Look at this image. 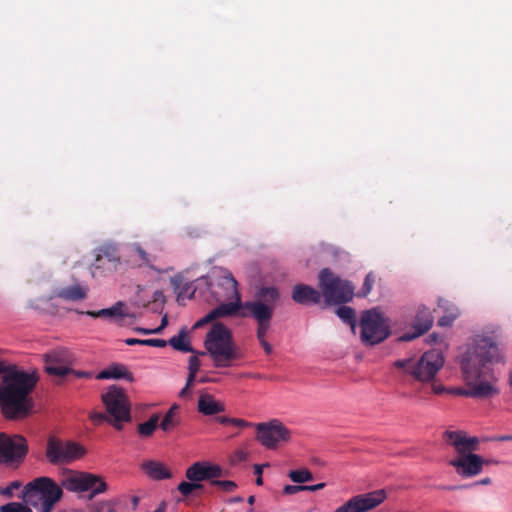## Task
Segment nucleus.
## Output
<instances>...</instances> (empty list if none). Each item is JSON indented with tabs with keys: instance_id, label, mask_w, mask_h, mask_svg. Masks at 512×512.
<instances>
[{
	"instance_id": "nucleus-29",
	"label": "nucleus",
	"mask_w": 512,
	"mask_h": 512,
	"mask_svg": "<svg viewBox=\"0 0 512 512\" xmlns=\"http://www.w3.org/2000/svg\"><path fill=\"white\" fill-rule=\"evenodd\" d=\"M159 415L153 414L148 421L138 425V433L142 437H150L159 426Z\"/></svg>"
},
{
	"instance_id": "nucleus-46",
	"label": "nucleus",
	"mask_w": 512,
	"mask_h": 512,
	"mask_svg": "<svg viewBox=\"0 0 512 512\" xmlns=\"http://www.w3.org/2000/svg\"><path fill=\"white\" fill-rule=\"evenodd\" d=\"M200 368V361L197 356H191L189 358L188 370L189 372L197 374Z\"/></svg>"
},
{
	"instance_id": "nucleus-17",
	"label": "nucleus",
	"mask_w": 512,
	"mask_h": 512,
	"mask_svg": "<svg viewBox=\"0 0 512 512\" xmlns=\"http://www.w3.org/2000/svg\"><path fill=\"white\" fill-rule=\"evenodd\" d=\"M120 263V255L116 247L112 245L102 246L97 250L94 262L90 266L93 277L103 276L117 269Z\"/></svg>"
},
{
	"instance_id": "nucleus-51",
	"label": "nucleus",
	"mask_w": 512,
	"mask_h": 512,
	"mask_svg": "<svg viewBox=\"0 0 512 512\" xmlns=\"http://www.w3.org/2000/svg\"><path fill=\"white\" fill-rule=\"evenodd\" d=\"M136 252L146 264L150 263L149 255L140 246L136 247Z\"/></svg>"
},
{
	"instance_id": "nucleus-15",
	"label": "nucleus",
	"mask_w": 512,
	"mask_h": 512,
	"mask_svg": "<svg viewBox=\"0 0 512 512\" xmlns=\"http://www.w3.org/2000/svg\"><path fill=\"white\" fill-rule=\"evenodd\" d=\"M256 429L257 440L268 449L275 448L279 442L287 441L290 437L289 430L278 420L259 423Z\"/></svg>"
},
{
	"instance_id": "nucleus-10",
	"label": "nucleus",
	"mask_w": 512,
	"mask_h": 512,
	"mask_svg": "<svg viewBox=\"0 0 512 512\" xmlns=\"http://www.w3.org/2000/svg\"><path fill=\"white\" fill-rule=\"evenodd\" d=\"M361 340L366 345H376L390 335V326L376 309L365 311L360 321Z\"/></svg>"
},
{
	"instance_id": "nucleus-11",
	"label": "nucleus",
	"mask_w": 512,
	"mask_h": 512,
	"mask_svg": "<svg viewBox=\"0 0 512 512\" xmlns=\"http://www.w3.org/2000/svg\"><path fill=\"white\" fill-rule=\"evenodd\" d=\"M220 285L225 288V296L231 301L228 303H222L213 309L217 319L233 316L240 309H244V303L241 302V294L238 291V282L231 273L225 272L222 275Z\"/></svg>"
},
{
	"instance_id": "nucleus-45",
	"label": "nucleus",
	"mask_w": 512,
	"mask_h": 512,
	"mask_svg": "<svg viewBox=\"0 0 512 512\" xmlns=\"http://www.w3.org/2000/svg\"><path fill=\"white\" fill-rule=\"evenodd\" d=\"M300 491H304V485H285L283 488L285 495H294Z\"/></svg>"
},
{
	"instance_id": "nucleus-33",
	"label": "nucleus",
	"mask_w": 512,
	"mask_h": 512,
	"mask_svg": "<svg viewBox=\"0 0 512 512\" xmlns=\"http://www.w3.org/2000/svg\"><path fill=\"white\" fill-rule=\"evenodd\" d=\"M215 421L222 425H233V426L239 427V428H246V427H250L252 425V423H250L244 419L230 418L227 416H216Z\"/></svg>"
},
{
	"instance_id": "nucleus-43",
	"label": "nucleus",
	"mask_w": 512,
	"mask_h": 512,
	"mask_svg": "<svg viewBox=\"0 0 512 512\" xmlns=\"http://www.w3.org/2000/svg\"><path fill=\"white\" fill-rule=\"evenodd\" d=\"M217 318H216V315L214 313L213 310H211L207 315H205L204 317H202L201 319H199L194 325H193V329H199V328H202L204 327L205 325L215 321Z\"/></svg>"
},
{
	"instance_id": "nucleus-44",
	"label": "nucleus",
	"mask_w": 512,
	"mask_h": 512,
	"mask_svg": "<svg viewBox=\"0 0 512 512\" xmlns=\"http://www.w3.org/2000/svg\"><path fill=\"white\" fill-rule=\"evenodd\" d=\"M491 483H492V479H491L490 477H485V478H483V479H481V480H478V481H475V482H473V483H471V484H469V485H465V486H454V487H452L451 489L456 490V489H460V488H462V487H464V488H472V487H476V486H478V485H490Z\"/></svg>"
},
{
	"instance_id": "nucleus-3",
	"label": "nucleus",
	"mask_w": 512,
	"mask_h": 512,
	"mask_svg": "<svg viewBox=\"0 0 512 512\" xmlns=\"http://www.w3.org/2000/svg\"><path fill=\"white\" fill-rule=\"evenodd\" d=\"M204 347L217 368L230 367L240 357L231 330L221 322L212 325L206 334Z\"/></svg>"
},
{
	"instance_id": "nucleus-7",
	"label": "nucleus",
	"mask_w": 512,
	"mask_h": 512,
	"mask_svg": "<svg viewBox=\"0 0 512 512\" xmlns=\"http://www.w3.org/2000/svg\"><path fill=\"white\" fill-rule=\"evenodd\" d=\"M319 287L328 303H346L354 296V286L349 281L342 280L328 268L320 272Z\"/></svg>"
},
{
	"instance_id": "nucleus-13",
	"label": "nucleus",
	"mask_w": 512,
	"mask_h": 512,
	"mask_svg": "<svg viewBox=\"0 0 512 512\" xmlns=\"http://www.w3.org/2000/svg\"><path fill=\"white\" fill-rule=\"evenodd\" d=\"M28 452L26 440L21 435L8 436L0 433V463H20Z\"/></svg>"
},
{
	"instance_id": "nucleus-57",
	"label": "nucleus",
	"mask_w": 512,
	"mask_h": 512,
	"mask_svg": "<svg viewBox=\"0 0 512 512\" xmlns=\"http://www.w3.org/2000/svg\"><path fill=\"white\" fill-rule=\"evenodd\" d=\"M190 386L185 385L184 388L179 392V397L186 398L190 395Z\"/></svg>"
},
{
	"instance_id": "nucleus-59",
	"label": "nucleus",
	"mask_w": 512,
	"mask_h": 512,
	"mask_svg": "<svg viewBox=\"0 0 512 512\" xmlns=\"http://www.w3.org/2000/svg\"><path fill=\"white\" fill-rule=\"evenodd\" d=\"M153 512H166L165 502H161L160 505L157 507V509L154 510Z\"/></svg>"
},
{
	"instance_id": "nucleus-47",
	"label": "nucleus",
	"mask_w": 512,
	"mask_h": 512,
	"mask_svg": "<svg viewBox=\"0 0 512 512\" xmlns=\"http://www.w3.org/2000/svg\"><path fill=\"white\" fill-rule=\"evenodd\" d=\"M144 345L163 348L167 345V341L163 339H145Z\"/></svg>"
},
{
	"instance_id": "nucleus-1",
	"label": "nucleus",
	"mask_w": 512,
	"mask_h": 512,
	"mask_svg": "<svg viewBox=\"0 0 512 512\" xmlns=\"http://www.w3.org/2000/svg\"><path fill=\"white\" fill-rule=\"evenodd\" d=\"M505 363V347L496 332L475 335L460 357L464 386L450 388V395L480 400L498 396L499 377L493 366Z\"/></svg>"
},
{
	"instance_id": "nucleus-30",
	"label": "nucleus",
	"mask_w": 512,
	"mask_h": 512,
	"mask_svg": "<svg viewBox=\"0 0 512 512\" xmlns=\"http://www.w3.org/2000/svg\"><path fill=\"white\" fill-rule=\"evenodd\" d=\"M337 316L354 330L356 326V315L354 309L348 306H340L336 310Z\"/></svg>"
},
{
	"instance_id": "nucleus-28",
	"label": "nucleus",
	"mask_w": 512,
	"mask_h": 512,
	"mask_svg": "<svg viewBox=\"0 0 512 512\" xmlns=\"http://www.w3.org/2000/svg\"><path fill=\"white\" fill-rule=\"evenodd\" d=\"M178 410L179 406L177 404H173L165 413L161 423L159 424V427L163 431L168 432L179 425L180 420L178 417Z\"/></svg>"
},
{
	"instance_id": "nucleus-21",
	"label": "nucleus",
	"mask_w": 512,
	"mask_h": 512,
	"mask_svg": "<svg viewBox=\"0 0 512 512\" xmlns=\"http://www.w3.org/2000/svg\"><path fill=\"white\" fill-rule=\"evenodd\" d=\"M292 299L302 305L317 304L321 300V292L306 284H297L292 291Z\"/></svg>"
},
{
	"instance_id": "nucleus-48",
	"label": "nucleus",
	"mask_w": 512,
	"mask_h": 512,
	"mask_svg": "<svg viewBox=\"0 0 512 512\" xmlns=\"http://www.w3.org/2000/svg\"><path fill=\"white\" fill-rule=\"evenodd\" d=\"M70 374L75 375L77 378H92V372L88 371H76L71 369Z\"/></svg>"
},
{
	"instance_id": "nucleus-42",
	"label": "nucleus",
	"mask_w": 512,
	"mask_h": 512,
	"mask_svg": "<svg viewBox=\"0 0 512 512\" xmlns=\"http://www.w3.org/2000/svg\"><path fill=\"white\" fill-rule=\"evenodd\" d=\"M217 318H216V315L214 313L213 310H211L207 315H205L204 317H202L201 319H199L194 325H193V329H199V328H202L204 327L205 325L215 321Z\"/></svg>"
},
{
	"instance_id": "nucleus-55",
	"label": "nucleus",
	"mask_w": 512,
	"mask_h": 512,
	"mask_svg": "<svg viewBox=\"0 0 512 512\" xmlns=\"http://www.w3.org/2000/svg\"><path fill=\"white\" fill-rule=\"evenodd\" d=\"M261 346L263 347L266 354L272 353V346L270 343L266 341V339L259 340Z\"/></svg>"
},
{
	"instance_id": "nucleus-31",
	"label": "nucleus",
	"mask_w": 512,
	"mask_h": 512,
	"mask_svg": "<svg viewBox=\"0 0 512 512\" xmlns=\"http://www.w3.org/2000/svg\"><path fill=\"white\" fill-rule=\"evenodd\" d=\"M288 476L295 483H305L313 480V474L307 468L291 470Z\"/></svg>"
},
{
	"instance_id": "nucleus-60",
	"label": "nucleus",
	"mask_w": 512,
	"mask_h": 512,
	"mask_svg": "<svg viewBox=\"0 0 512 512\" xmlns=\"http://www.w3.org/2000/svg\"><path fill=\"white\" fill-rule=\"evenodd\" d=\"M438 324L441 326L448 324V318L446 316H443L441 319H439Z\"/></svg>"
},
{
	"instance_id": "nucleus-36",
	"label": "nucleus",
	"mask_w": 512,
	"mask_h": 512,
	"mask_svg": "<svg viewBox=\"0 0 512 512\" xmlns=\"http://www.w3.org/2000/svg\"><path fill=\"white\" fill-rule=\"evenodd\" d=\"M374 282H375V276L373 275L372 272L368 273L364 279V283L358 293V296H361V297L367 296L371 292Z\"/></svg>"
},
{
	"instance_id": "nucleus-24",
	"label": "nucleus",
	"mask_w": 512,
	"mask_h": 512,
	"mask_svg": "<svg viewBox=\"0 0 512 512\" xmlns=\"http://www.w3.org/2000/svg\"><path fill=\"white\" fill-rule=\"evenodd\" d=\"M142 469L152 479L162 480L171 478V472L161 462L158 461H145L142 463Z\"/></svg>"
},
{
	"instance_id": "nucleus-40",
	"label": "nucleus",
	"mask_w": 512,
	"mask_h": 512,
	"mask_svg": "<svg viewBox=\"0 0 512 512\" xmlns=\"http://www.w3.org/2000/svg\"><path fill=\"white\" fill-rule=\"evenodd\" d=\"M22 486L20 481H13L7 487L0 489V494L7 498L13 497V493L15 490H18Z\"/></svg>"
},
{
	"instance_id": "nucleus-58",
	"label": "nucleus",
	"mask_w": 512,
	"mask_h": 512,
	"mask_svg": "<svg viewBox=\"0 0 512 512\" xmlns=\"http://www.w3.org/2000/svg\"><path fill=\"white\" fill-rule=\"evenodd\" d=\"M196 375L195 373H192V372H189L188 373V377H187V381H186V385L187 386H190L192 387L194 381H195V378H196Z\"/></svg>"
},
{
	"instance_id": "nucleus-61",
	"label": "nucleus",
	"mask_w": 512,
	"mask_h": 512,
	"mask_svg": "<svg viewBox=\"0 0 512 512\" xmlns=\"http://www.w3.org/2000/svg\"><path fill=\"white\" fill-rule=\"evenodd\" d=\"M254 469H255V474L257 476H262V467L260 465H255Z\"/></svg>"
},
{
	"instance_id": "nucleus-12",
	"label": "nucleus",
	"mask_w": 512,
	"mask_h": 512,
	"mask_svg": "<svg viewBox=\"0 0 512 512\" xmlns=\"http://www.w3.org/2000/svg\"><path fill=\"white\" fill-rule=\"evenodd\" d=\"M62 487L71 492L91 491L89 499L107 490L106 482L100 476L91 473L68 477L62 482Z\"/></svg>"
},
{
	"instance_id": "nucleus-34",
	"label": "nucleus",
	"mask_w": 512,
	"mask_h": 512,
	"mask_svg": "<svg viewBox=\"0 0 512 512\" xmlns=\"http://www.w3.org/2000/svg\"><path fill=\"white\" fill-rule=\"evenodd\" d=\"M0 512H32L28 505L19 502H10L0 507Z\"/></svg>"
},
{
	"instance_id": "nucleus-19",
	"label": "nucleus",
	"mask_w": 512,
	"mask_h": 512,
	"mask_svg": "<svg viewBox=\"0 0 512 512\" xmlns=\"http://www.w3.org/2000/svg\"><path fill=\"white\" fill-rule=\"evenodd\" d=\"M450 445L455 448L457 456L466 455L478 449L479 439L468 436L464 431H450Z\"/></svg>"
},
{
	"instance_id": "nucleus-27",
	"label": "nucleus",
	"mask_w": 512,
	"mask_h": 512,
	"mask_svg": "<svg viewBox=\"0 0 512 512\" xmlns=\"http://www.w3.org/2000/svg\"><path fill=\"white\" fill-rule=\"evenodd\" d=\"M188 338V331L186 327H183L178 335L173 336L169 339L167 344H169L173 349L181 352H194L193 348L191 347Z\"/></svg>"
},
{
	"instance_id": "nucleus-32",
	"label": "nucleus",
	"mask_w": 512,
	"mask_h": 512,
	"mask_svg": "<svg viewBox=\"0 0 512 512\" xmlns=\"http://www.w3.org/2000/svg\"><path fill=\"white\" fill-rule=\"evenodd\" d=\"M121 306H122V304L118 303V304L112 306L111 308L101 309V310H99L97 312L87 311L86 314L89 315V316L95 317V318H98V317H116V316L122 315V313H121Z\"/></svg>"
},
{
	"instance_id": "nucleus-39",
	"label": "nucleus",
	"mask_w": 512,
	"mask_h": 512,
	"mask_svg": "<svg viewBox=\"0 0 512 512\" xmlns=\"http://www.w3.org/2000/svg\"><path fill=\"white\" fill-rule=\"evenodd\" d=\"M90 420L95 424V425H100L102 424L103 422H108V423H111L113 422V420L110 418V416L105 413H101V412H93V413H90Z\"/></svg>"
},
{
	"instance_id": "nucleus-2",
	"label": "nucleus",
	"mask_w": 512,
	"mask_h": 512,
	"mask_svg": "<svg viewBox=\"0 0 512 512\" xmlns=\"http://www.w3.org/2000/svg\"><path fill=\"white\" fill-rule=\"evenodd\" d=\"M5 373L0 386V406L3 416L8 420H20L28 417L33 410L31 392L38 377L16 369L9 370L0 361V374Z\"/></svg>"
},
{
	"instance_id": "nucleus-37",
	"label": "nucleus",
	"mask_w": 512,
	"mask_h": 512,
	"mask_svg": "<svg viewBox=\"0 0 512 512\" xmlns=\"http://www.w3.org/2000/svg\"><path fill=\"white\" fill-rule=\"evenodd\" d=\"M210 483L225 492H233L237 488V484L231 480H213Z\"/></svg>"
},
{
	"instance_id": "nucleus-54",
	"label": "nucleus",
	"mask_w": 512,
	"mask_h": 512,
	"mask_svg": "<svg viewBox=\"0 0 512 512\" xmlns=\"http://www.w3.org/2000/svg\"><path fill=\"white\" fill-rule=\"evenodd\" d=\"M432 391H433V393L438 395V394H441V393L445 392L446 388L443 385H441V384L433 383L432 384Z\"/></svg>"
},
{
	"instance_id": "nucleus-25",
	"label": "nucleus",
	"mask_w": 512,
	"mask_h": 512,
	"mask_svg": "<svg viewBox=\"0 0 512 512\" xmlns=\"http://www.w3.org/2000/svg\"><path fill=\"white\" fill-rule=\"evenodd\" d=\"M54 297L73 302L80 301L87 297V288L80 285L60 288L55 291Z\"/></svg>"
},
{
	"instance_id": "nucleus-63",
	"label": "nucleus",
	"mask_w": 512,
	"mask_h": 512,
	"mask_svg": "<svg viewBox=\"0 0 512 512\" xmlns=\"http://www.w3.org/2000/svg\"><path fill=\"white\" fill-rule=\"evenodd\" d=\"M499 441H511L512 440V435H505V436H500L498 438Z\"/></svg>"
},
{
	"instance_id": "nucleus-64",
	"label": "nucleus",
	"mask_w": 512,
	"mask_h": 512,
	"mask_svg": "<svg viewBox=\"0 0 512 512\" xmlns=\"http://www.w3.org/2000/svg\"><path fill=\"white\" fill-rule=\"evenodd\" d=\"M237 456H238L239 460H244L246 457V455L243 451L237 452Z\"/></svg>"
},
{
	"instance_id": "nucleus-6",
	"label": "nucleus",
	"mask_w": 512,
	"mask_h": 512,
	"mask_svg": "<svg viewBox=\"0 0 512 512\" xmlns=\"http://www.w3.org/2000/svg\"><path fill=\"white\" fill-rule=\"evenodd\" d=\"M443 364L444 359L436 350L425 352L418 360L408 358L394 362L396 368L403 369L421 382L432 380Z\"/></svg>"
},
{
	"instance_id": "nucleus-14",
	"label": "nucleus",
	"mask_w": 512,
	"mask_h": 512,
	"mask_svg": "<svg viewBox=\"0 0 512 512\" xmlns=\"http://www.w3.org/2000/svg\"><path fill=\"white\" fill-rule=\"evenodd\" d=\"M492 463L496 462L475 453H467L466 455L456 456L450 461V466H453L462 478H472L481 474L484 466Z\"/></svg>"
},
{
	"instance_id": "nucleus-20",
	"label": "nucleus",
	"mask_w": 512,
	"mask_h": 512,
	"mask_svg": "<svg viewBox=\"0 0 512 512\" xmlns=\"http://www.w3.org/2000/svg\"><path fill=\"white\" fill-rule=\"evenodd\" d=\"M433 324V318L431 316V313L428 309L424 308L418 311L415 322H414V328L416 332L414 333H405L403 334L399 340L401 341H411L422 334L426 333Z\"/></svg>"
},
{
	"instance_id": "nucleus-62",
	"label": "nucleus",
	"mask_w": 512,
	"mask_h": 512,
	"mask_svg": "<svg viewBox=\"0 0 512 512\" xmlns=\"http://www.w3.org/2000/svg\"><path fill=\"white\" fill-rule=\"evenodd\" d=\"M132 504H133V508L136 509L138 504H139V497L133 496L132 497Z\"/></svg>"
},
{
	"instance_id": "nucleus-22",
	"label": "nucleus",
	"mask_w": 512,
	"mask_h": 512,
	"mask_svg": "<svg viewBox=\"0 0 512 512\" xmlns=\"http://www.w3.org/2000/svg\"><path fill=\"white\" fill-rule=\"evenodd\" d=\"M198 411L205 416L217 415L225 411V405L216 401L210 394H203L199 397Z\"/></svg>"
},
{
	"instance_id": "nucleus-26",
	"label": "nucleus",
	"mask_w": 512,
	"mask_h": 512,
	"mask_svg": "<svg viewBox=\"0 0 512 512\" xmlns=\"http://www.w3.org/2000/svg\"><path fill=\"white\" fill-rule=\"evenodd\" d=\"M185 476L196 483L208 480V462H195L186 470Z\"/></svg>"
},
{
	"instance_id": "nucleus-9",
	"label": "nucleus",
	"mask_w": 512,
	"mask_h": 512,
	"mask_svg": "<svg viewBox=\"0 0 512 512\" xmlns=\"http://www.w3.org/2000/svg\"><path fill=\"white\" fill-rule=\"evenodd\" d=\"M87 453L86 448L74 441H63L49 437L46 445V458L52 465L70 464L81 459Z\"/></svg>"
},
{
	"instance_id": "nucleus-53",
	"label": "nucleus",
	"mask_w": 512,
	"mask_h": 512,
	"mask_svg": "<svg viewBox=\"0 0 512 512\" xmlns=\"http://www.w3.org/2000/svg\"><path fill=\"white\" fill-rule=\"evenodd\" d=\"M168 325V316L164 315L161 319V324L159 327L155 328L157 334H160L163 329Z\"/></svg>"
},
{
	"instance_id": "nucleus-52",
	"label": "nucleus",
	"mask_w": 512,
	"mask_h": 512,
	"mask_svg": "<svg viewBox=\"0 0 512 512\" xmlns=\"http://www.w3.org/2000/svg\"><path fill=\"white\" fill-rule=\"evenodd\" d=\"M144 340L145 339H137V338H127L125 339V343L129 346H133V345H144Z\"/></svg>"
},
{
	"instance_id": "nucleus-5",
	"label": "nucleus",
	"mask_w": 512,
	"mask_h": 512,
	"mask_svg": "<svg viewBox=\"0 0 512 512\" xmlns=\"http://www.w3.org/2000/svg\"><path fill=\"white\" fill-rule=\"evenodd\" d=\"M63 496L62 487L52 478L42 476L28 482L21 494L24 503L34 508L44 507L45 511H52L55 504Z\"/></svg>"
},
{
	"instance_id": "nucleus-50",
	"label": "nucleus",
	"mask_w": 512,
	"mask_h": 512,
	"mask_svg": "<svg viewBox=\"0 0 512 512\" xmlns=\"http://www.w3.org/2000/svg\"><path fill=\"white\" fill-rule=\"evenodd\" d=\"M461 315L458 307L450 306V324Z\"/></svg>"
},
{
	"instance_id": "nucleus-38",
	"label": "nucleus",
	"mask_w": 512,
	"mask_h": 512,
	"mask_svg": "<svg viewBox=\"0 0 512 512\" xmlns=\"http://www.w3.org/2000/svg\"><path fill=\"white\" fill-rule=\"evenodd\" d=\"M224 475L223 469L219 465L210 464L208 462V480H218Z\"/></svg>"
},
{
	"instance_id": "nucleus-56",
	"label": "nucleus",
	"mask_w": 512,
	"mask_h": 512,
	"mask_svg": "<svg viewBox=\"0 0 512 512\" xmlns=\"http://www.w3.org/2000/svg\"><path fill=\"white\" fill-rule=\"evenodd\" d=\"M135 331L144 335L157 334L155 329L136 327Z\"/></svg>"
},
{
	"instance_id": "nucleus-49",
	"label": "nucleus",
	"mask_w": 512,
	"mask_h": 512,
	"mask_svg": "<svg viewBox=\"0 0 512 512\" xmlns=\"http://www.w3.org/2000/svg\"><path fill=\"white\" fill-rule=\"evenodd\" d=\"M325 486L326 484L323 482L315 485H304V491L314 492L323 489Z\"/></svg>"
},
{
	"instance_id": "nucleus-16",
	"label": "nucleus",
	"mask_w": 512,
	"mask_h": 512,
	"mask_svg": "<svg viewBox=\"0 0 512 512\" xmlns=\"http://www.w3.org/2000/svg\"><path fill=\"white\" fill-rule=\"evenodd\" d=\"M385 498L386 493L384 490L359 494L349 499L334 512H367L380 505Z\"/></svg>"
},
{
	"instance_id": "nucleus-18",
	"label": "nucleus",
	"mask_w": 512,
	"mask_h": 512,
	"mask_svg": "<svg viewBox=\"0 0 512 512\" xmlns=\"http://www.w3.org/2000/svg\"><path fill=\"white\" fill-rule=\"evenodd\" d=\"M74 357L67 349H56L45 355V371L52 376L63 377L70 374Z\"/></svg>"
},
{
	"instance_id": "nucleus-23",
	"label": "nucleus",
	"mask_w": 512,
	"mask_h": 512,
	"mask_svg": "<svg viewBox=\"0 0 512 512\" xmlns=\"http://www.w3.org/2000/svg\"><path fill=\"white\" fill-rule=\"evenodd\" d=\"M96 379H125L133 381V375L125 365L113 363L96 375Z\"/></svg>"
},
{
	"instance_id": "nucleus-8",
	"label": "nucleus",
	"mask_w": 512,
	"mask_h": 512,
	"mask_svg": "<svg viewBox=\"0 0 512 512\" xmlns=\"http://www.w3.org/2000/svg\"><path fill=\"white\" fill-rule=\"evenodd\" d=\"M101 398L108 415L113 420L112 425L117 430H121L122 423L129 422L131 419L130 403L125 391L113 385L102 394Z\"/></svg>"
},
{
	"instance_id": "nucleus-4",
	"label": "nucleus",
	"mask_w": 512,
	"mask_h": 512,
	"mask_svg": "<svg viewBox=\"0 0 512 512\" xmlns=\"http://www.w3.org/2000/svg\"><path fill=\"white\" fill-rule=\"evenodd\" d=\"M279 298L280 293L276 287L262 286L256 291L254 300L244 302V310L249 313L243 312L241 316L249 315L256 320L258 340L265 339Z\"/></svg>"
},
{
	"instance_id": "nucleus-35",
	"label": "nucleus",
	"mask_w": 512,
	"mask_h": 512,
	"mask_svg": "<svg viewBox=\"0 0 512 512\" xmlns=\"http://www.w3.org/2000/svg\"><path fill=\"white\" fill-rule=\"evenodd\" d=\"M203 488V485L200 484V483H196V482H186V481H183L181 482L179 485H178V491L183 495V496H188L190 495L193 491L197 490V489H202Z\"/></svg>"
},
{
	"instance_id": "nucleus-41",
	"label": "nucleus",
	"mask_w": 512,
	"mask_h": 512,
	"mask_svg": "<svg viewBox=\"0 0 512 512\" xmlns=\"http://www.w3.org/2000/svg\"><path fill=\"white\" fill-rule=\"evenodd\" d=\"M118 501L108 500L101 502L97 509V512H117Z\"/></svg>"
}]
</instances>
